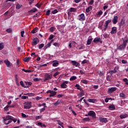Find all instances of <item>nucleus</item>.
Here are the masks:
<instances>
[{
	"instance_id": "2eb2a0df",
	"label": "nucleus",
	"mask_w": 128,
	"mask_h": 128,
	"mask_svg": "<svg viewBox=\"0 0 128 128\" xmlns=\"http://www.w3.org/2000/svg\"><path fill=\"white\" fill-rule=\"evenodd\" d=\"M116 28L113 27L112 29L110 34H116Z\"/></svg>"
},
{
	"instance_id": "412c9836",
	"label": "nucleus",
	"mask_w": 128,
	"mask_h": 128,
	"mask_svg": "<svg viewBox=\"0 0 128 128\" xmlns=\"http://www.w3.org/2000/svg\"><path fill=\"white\" fill-rule=\"evenodd\" d=\"M69 12H76V8H70L69 9Z\"/></svg>"
},
{
	"instance_id": "5fc2aeb1",
	"label": "nucleus",
	"mask_w": 128,
	"mask_h": 128,
	"mask_svg": "<svg viewBox=\"0 0 128 128\" xmlns=\"http://www.w3.org/2000/svg\"><path fill=\"white\" fill-rule=\"evenodd\" d=\"M46 110V108H44L41 109H40V112H44Z\"/></svg>"
},
{
	"instance_id": "ea45409f",
	"label": "nucleus",
	"mask_w": 128,
	"mask_h": 128,
	"mask_svg": "<svg viewBox=\"0 0 128 128\" xmlns=\"http://www.w3.org/2000/svg\"><path fill=\"white\" fill-rule=\"evenodd\" d=\"M126 116H128L126 114H122L120 116V118H126Z\"/></svg>"
},
{
	"instance_id": "774afa93",
	"label": "nucleus",
	"mask_w": 128,
	"mask_h": 128,
	"mask_svg": "<svg viewBox=\"0 0 128 128\" xmlns=\"http://www.w3.org/2000/svg\"><path fill=\"white\" fill-rule=\"evenodd\" d=\"M128 62H126V60H122V64H126Z\"/></svg>"
},
{
	"instance_id": "473e14b6",
	"label": "nucleus",
	"mask_w": 128,
	"mask_h": 128,
	"mask_svg": "<svg viewBox=\"0 0 128 128\" xmlns=\"http://www.w3.org/2000/svg\"><path fill=\"white\" fill-rule=\"evenodd\" d=\"M102 14V11L100 10L97 14V16L100 17V16Z\"/></svg>"
},
{
	"instance_id": "8fccbe9b",
	"label": "nucleus",
	"mask_w": 128,
	"mask_h": 128,
	"mask_svg": "<svg viewBox=\"0 0 128 128\" xmlns=\"http://www.w3.org/2000/svg\"><path fill=\"white\" fill-rule=\"evenodd\" d=\"M53 46H60V44L58 42H54L53 44Z\"/></svg>"
},
{
	"instance_id": "cd10ccee",
	"label": "nucleus",
	"mask_w": 128,
	"mask_h": 128,
	"mask_svg": "<svg viewBox=\"0 0 128 128\" xmlns=\"http://www.w3.org/2000/svg\"><path fill=\"white\" fill-rule=\"evenodd\" d=\"M106 80L108 82H110L112 80V75H108L106 76Z\"/></svg>"
},
{
	"instance_id": "864d4df0",
	"label": "nucleus",
	"mask_w": 128,
	"mask_h": 128,
	"mask_svg": "<svg viewBox=\"0 0 128 128\" xmlns=\"http://www.w3.org/2000/svg\"><path fill=\"white\" fill-rule=\"evenodd\" d=\"M8 108H10V106H6L4 108V110H6V111L8 110Z\"/></svg>"
},
{
	"instance_id": "f704fd0d",
	"label": "nucleus",
	"mask_w": 128,
	"mask_h": 128,
	"mask_svg": "<svg viewBox=\"0 0 128 128\" xmlns=\"http://www.w3.org/2000/svg\"><path fill=\"white\" fill-rule=\"evenodd\" d=\"M38 32V28H36L32 30V34H36Z\"/></svg>"
},
{
	"instance_id": "7ed1b4c3",
	"label": "nucleus",
	"mask_w": 128,
	"mask_h": 128,
	"mask_svg": "<svg viewBox=\"0 0 128 128\" xmlns=\"http://www.w3.org/2000/svg\"><path fill=\"white\" fill-rule=\"evenodd\" d=\"M32 108V102H26L24 104V108L26 110H28Z\"/></svg>"
},
{
	"instance_id": "2f4dec72",
	"label": "nucleus",
	"mask_w": 128,
	"mask_h": 128,
	"mask_svg": "<svg viewBox=\"0 0 128 128\" xmlns=\"http://www.w3.org/2000/svg\"><path fill=\"white\" fill-rule=\"evenodd\" d=\"M4 48V43L2 42L0 43V50H3Z\"/></svg>"
},
{
	"instance_id": "09e8293b",
	"label": "nucleus",
	"mask_w": 128,
	"mask_h": 128,
	"mask_svg": "<svg viewBox=\"0 0 128 128\" xmlns=\"http://www.w3.org/2000/svg\"><path fill=\"white\" fill-rule=\"evenodd\" d=\"M52 14H57V12H58V11L57 10H52Z\"/></svg>"
},
{
	"instance_id": "37998d69",
	"label": "nucleus",
	"mask_w": 128,
	"mask_h": 128,
	"mask_svg": "<svg viewBox=\"0 0 128 128\" xmlns=\"http://www.w3.org/2000/svg\"><path fill=\"white\" fill-rule=\"evenodd\" d=\"M84 96V91H81L79 94V96Z\"/></svg>"
},
{
	"instance_id": "3c124183",
	"label": "nucleus",
	"mask_w": 128,
	"mask_h": 128,
	"mask_svg": "<svg viewBox=\"0 0 128 128\" xmlns=\"http://www.w3.org/2000/svg\"><path fill=\"white\" fill-rule=\"evenodd\" d=\"M120 98H124V96H125L124 94L122 92L120 93Z\"/></svg>"
},
{
	"instance_id": "4be33fe9",
	"label": "nucleus",
	"mask_w": 128,
	"mask_h": 128,
	"mask_svg": "<svg viewBox=\"0 0 128 128\" xmlns=\"http://www.w3.org/2000/svg\"><path fill=\"white\" fill-rule=\"evenodd\" d=\"M88 102H92V104H94L96 102V99L89 98L88 100Z\"/></svg>"
},
{
	"instance_id": "bb28decb",
	"label": "nucleus",
	"mask_w": 128,
	"mask_h": 128,
	"mask_svg": "<svg viewBox=\"0 0 128 128\" xmlns=\"http://www.w3.org/2000/svg\"><path fill=\"white\" fill-rule=\"evenodd\" d=\"M22 4H20L18 3L16 4V9L20 10V8H22Z\"/></svg>"
},
{
	"instance_id": "39448f33",
	"label": "nucleus",
	"mask_w": 128,
	"mask_h": 128,
	"mask_svg": "<svg viewBox=\"0 0 128 128\" xmlns=\"http://www.w3.org/2000/svg\"><path fill=\"white\" fill-rule=\"evenodd\" d=\"M47 94H50V98H52V96H54L56 94V92L52 90H48L46 92Z\"/></svg>"
},
{
	"instance_id": "f03ea898",
	"label": "nucleus",
	"mask_w": 128,
	"mask_h": 128,
	"mask_svg": "<svg viewBox=\"0 0 128 128\" xmlns=\"http://www.w3.org/2000/svg\"><path fill=\"white\" fill-rule=\"evenodd\" d=\"M12 118H14V117L9 115H7L6 117L3 116L2 119L4 120V124H10L12 122Z\"/></svg>"
},
{
	"instance_id": "c85d7f7f",
	"label": "nucleus",
	"mask_w": 128,
	"mask_h": 128,
	"mask_svg": "<svg viewBox=\"0 0 128 128\" xmlns=\"http://www.w3.org/2000/svg\"><path fill=\"white\" fill-rule=\"evenodd\" d=\"M44 44H40L38 45V48L39 50H42V48H44Z\"/></svg>"
},
{
	"instance_id": "423d86ee",
	"label": "nucleus",
	"mask_w": 128,
	"mask_h": 128,
	"mask_svg": "<svg viewBox=\"0 0 128 128\" xmlns=\"http://www.w3.org/2000/svg\"><path fill=\"white\" fill-rule=\"evenodd\" d=\"M68 81H64L60 85L62 88H68Z\"/></svg>"
},
{
	"instance_id": "e2e57ef3",
	"label": "nucleus",
	"mask_w": 128,
	"mask_h": 128,
	"mask_svg": "<svg viewBox=\"0 0 128 128\" xmlns=\"http://www.w3.org/2000/svg\"><path fill=\"white\" fill-rule=\"evenodd\" d=\"M22 118H26V115L24 113H22Z\"/></svg>"
},
{
	"instance_id": "ddd939ff",
	"label": "nucleus",
	"mask_w": 128,
	"mask_h": 128,
	"mask_svg": "<svg viewBox=\"0 0 128 128\" xmlns=\"http://www.w3.org/2000/svg\"><path fill=\"white\" fill-rule=\"evenodd\" d=\"M72 64L73 66H80V63L76 62V60H72L71 61Z\"/></svg>"
},
{
	"instance_id": "f3484780",
	"label": "nucleus",
	"mask_w": 128,
	"mask_h": 128,
	"mask_svg": "<svg viewBox=\"0 0 128 128\" xmlns=\"http://www.w3.org/2000/svg\"><path fill=\"white\" fill-rule=\"evenodd\" d=\"M92 37L90 36L88 40V41H87L88 46H90V44H92Z\"/></svg>"
},
{
	"instance_id": "4468645a",
	"label": "nucleus",
	"mask_w": 128,
	"mask_h": 128,
	"mask_svg": "<svg viewBox=\"0 0 128 128\" xmlns=\"http://www.w3.org/2000/svg\"><path fill=\"white\" fill-rule=\"evenodd\" d=\"M30 60H32L31 57H26L23 58V60L24 62H28Z\"/></svg>"
},
{
	"instance_id": "6e6d98bb",
	"label": "nucleus",
	"mask_w": 128,
	"mask_h": 128,
	"mask_svg": "<svg viewBox=\"0 0 128 128\" xmlns=\"http://www.w3.org/2000/svg\"><path fill=\"white\" fill-rule=\"evenodd\" d=\"M24 30L21 32V36L22 38H24Z\"/></svg>"
},
{
	"instance_id": "0eeeda50",
	"label": "nucleus",
	"mask_w": 128,
	"mask_h": 128,
	"mask_svg": "<svg viewBox=\"0 0 128 128\" xmlns=\"http://www.w3.org/2000/svg\"><path fill=\"white\" fill-rule=\"evenodd\" d=\"M116 87L109 88L108 89V94H112L116 90Z\"/></svg>"
},
{
	"instance_id": "a18cd8bd",
	"label": "nucleus",
	"mask_w": 128,
	"mask_h": 128,
	"mask_svg": "<svg viewBox=\"0 0 128 128\" xmlns=\"http://www.w3.org/2000/svg\"><path fill=\"white\" fill-rule=\"evenodd\" d=\"M26 84L27 86V88H28V86H30L31 84H32V82H26Z\"/></svg>"
},
{
	"instance_id": "aec40b11",
	"label": "nucleus",
	"mask_w": 128,
	"mask_h": 128,
	"mask_svg": "<svg viewBox=\"0 0 128 128\" xmlns=\"http://www.w3.org/2000/svg\"><path fill=\"white\" fill-rule=\"evenodd\" d=\"M51 46H52V44H50V43H48L46 45L44 46V50H46V48H50Z\"/></svg>"
},
{
	"instance_id": "9d476101",
	"label": "nucleus",
	"mask_w": 128,
	"mask_h": 128,
	"mask_svg": "<svg viewBox=\"0 0 128 128\" xmlns=\"http://www.w3.org/2000/svg\"><path fill=\"white\" fill-rule=\"evenodd\" d=\"M99 120L100 122H104V124H106V122H108V120L107 118H100Z\"/></svg>"
},
{
	"instance_id": "c9c22d12",
	"label": "nucleus",
	"mask_w": 128,
	"mask_h": 128,
	"mask_svg": "<svg viewBox=\"0 0 128 128\" xmlns=\"http://www.w3.org/2000/svg\"><path fill=\"white\" fill-rule=\"evenodd\" d=\"M108 28V26L107 25L104 24V28L102 30V31L106 32V29Z\"/></svg>"
},
{
	"instance_id": "0e129e2a",
	"label": "nucleus",
	"mask_w": 128,
	"mask_h": 128,
	"mask_svg": "<svg viewBox=\"0 0 128 128\" xmlns=\"http://www.w3.org/2000/svg\"><path fill=\"white\" fill-rule=\"evenodd\" d=\"M87 62H88V60H84L82 62V64H86Z\"/></svg>"
},
{
	"instance_id": "9b49d317",
	"label": "nucleus",
	"mask_w": 128,
	"mask_h": 128,
	"mask_svg": "<svg viewBox=\"0 0 128 128\" xmlns=\"http://www.w3.org/2000/svg\"><path fill=\"white\" fill-rule=\"evenodd\" d=\"M89 116H92V118H96V112L92 110H90L88 112Z\"/></svg>"
},
{
	"instance_id": "4c0bfd02",
	"label": "nucleus",
	"mask_w": 128,
	"mask_h": 128,
	"mask_svg": "<svg viewBox=\"0 0 128 128\" xmlns=\"http://www.w3.org/2000/svg\"><path fill=\"white\" fill-rule=\"evenodd\" d=\"M76 88L77 90H82V88H80V86L78 84H76Z\"/></svg>"
},
{
	"instance_id": "052dcab7",
	"label": "nucleus",
	"mask_w": 128,
	"mask_h": 128,
	"mask_svg": "<svg viewBox=\"0 0 128 128\" xmlns=\"http://www.w3.org/2000/svg\"><path fill=\"white\" fill-rule=\"evenodd\" d=\"M123 82H126H126H128V78H124Z\"/></svg>"
},
{
	"instance_id": "58836bf2",
	"label": "nucleus",
	"mask_w": 128,
	"mask_h": 128,
	"mask_svg": "<svg viewBox=\"0 0 128 128\" xmlns=\"http://www.w3.org/2000/svg\"><path fill=\"white\" fill-rule=\"evenodd\" d=\"M60 74V72H56L54 75L53 76H54V78H56V76H58V74Z\"/></svg>"
},
{
	"instance_id": "20e7f679",
	"label": "nucleus",
	"mask_w": 128,
	"mask_h": 128,
	"mask_svg": "<svg viewBox=\"0 0 128 128\" xmlns=\"http://www.w3.org/2000/svg\"><path fill=\"white\" fill-rule=\"evenodd\" d=\"M78 20H80V22H84V20H86V16H84V13L80 14L78 16Z\"/></svg>"
},
{
	"instance_id": "de8ad7c7",
	"label": "nucleus",
	"mask_w": 128,
	"mask_h": 128,
	"mask_svg": "<svg viewBox=\"0 0 128 128\" xmlns=\"http://www.w3.org/2000/svg\"><path fill=\"white\" fill-rule=\"evenodd\" d=\"M56 30V28L54 27H52L50 28V32H54V30Z\"/></svg>"
},
{
	"instance_id": "f257e3e1",
	"label": "nucleus",
	"mask_w": 128,
	"mask_h": 128,
	"mask_svg": "<svg viewBox=\"0 0 128 128\" xmlns=\"http://www.w3.org/2000/svg\"><path fill=\"white\" fill-rule=\"evenodd\" d=\"M122 40L123 42L122 44L118 46L117 50H124V49L126 46V44H128V38L126 36L124 38H122Z\"/></svg>"
},
{
	"instance_id": "bf43d9fd",
	"label": "nucleus",
	"mask_w": 128,
	"mask_h": 128,
	"mask_svg": "<svg viewBox=\"0 0 128 128\" xmlns=\"http://www.w3.org/2000/svg\"><path fill=\"white\" fill-rule=\"evenodd\" d=\"M40 118H42V116H39L36 117V120H40Z\"/></svg>"
},
{
	"instance_id": "1a4fd4ad",
	"label": "nucleus",
	"mask_w": 128,
	"mask_h": 128,
	"mask_svg": "<svg viewBox=\"0 0 128 128\" xmlns=\"http://www.w3.org/2000/svg\"><path fill=\"white\" fill-rule=\"evenodd\" d=\"M112 22L114 24H118V16H114V18L112 20Z\"/></svg>"
},
{
	"instance_id": "4d7b16f0",
	"label": "nucleus",
	"mask_w": 128,
	"mask_h": 128,
	"mask_svg": "<svg viewBox=\"0 0 128 128\" xmlns=\"http://www.w3.org/2000/svg\"><path fill=\"white\" fill-rule=\"evenodd\" d=\"M111 98H106L105 99V102H108V100H111Z\"/></svg>"
},
{
	"instance_id": "5701e85b",
	"label": "nucleus",
	"mask_w": 128,
	"mask_h": 128,
	"mask_svg": "<svg viewBox=\"0 0 128 128\" xmlns=\"http://www.w3.org/2000/svg\"><path fill=\"white\" fill-rule=\"evenodd\" d=\"M110 22H112L111 20H107L105 22L104 24L108 26V24H110Z\"/></svg>"
},
{
	"instance_id": "b1692460",
	"label": "nucleus",
	"mask_w": 128,
	"mask_h": 128,
	"mask_svg": "<svg viewBox=\"0 0 128 128\" xmlns=\"http://www.w3.org/2000/svg\"><path fill=\"white\" fill-rule=\"evenodd\" d=\"M109 108L110 110H116V107L114 106V105L112 104L109 106Z\"/></svg>"
},
{
	"instance_id": "680f3d73",
	"label": "nucleus",
	"mask_w": 128,
	"mask_h": 128,
	"mask_svg": "<svg viewBox=\"0 0 128 128\" xmlns=\"http://www.w3.org/2000/svg\"><path fill=\"white\" fill-rule=\"evenodd\" d=\"M38 12V9H36V8H33L32 12Z\"/></svg>"
},
{
	"instance_id": "6e6552de",
	"label": "nucleus",
	"mask_w": 128,
	"mask_h": 128,
	"mask_svg": "<svg viewBox=\"0 0 128 128\" xmlns=\"http://www.w3.org/2000/svg\"><path fill=\"white\" fill-rule=\"evenodd\" d=\"M51 78H52V75L46 74L45 76L44 81L46 82V80H50Z\"/></svg>"
},
{
	"instance_id": "69168bd1",
	"label": "nucleus",
	"mask_w": 128,
	"mask_h": 128,
	"mask_svg": "<svg viewBox=\"0 0 128 128\" xmlns=\"http://www.w3.org/2000/svg\"><path fill=\"white\" fill-rule=\"evenodd\" d=\"M54 38V35H50L49 37V40H52Z\"/></svg>"
},
{
	"instance_id": "6ab92c4d",
	"label": "nucleus",
	"mask_w": 128,
	"mask_h": 128,
	"mask_svg": "<svg viewBox=\"0 0 128 128\" xmlns=\"http://www.w3.org/2000/svg\"><path fill=\"white\" fill-rule=\"evenodd\" d=\"M4 64H6V66H7L8 68H9V66L10 65V62L8 61V60H5L4 61Z\"/></svg>"
},
{
	"instance_id": "a19ab883",
	"label": "nucleus",
	"mask_w": 128,
	"mask_h": 128,
	"mask_svg": "<svg viewBox=\"0 0 128 128\" xmlns=\"http://www.w3.org/2000/svg\"><path fill=\"white\" fill-rule=\"evenodd\" d=\"M81 82L84 84H88V82L86 80H81Z\"/></svg>"
},
{
	"instance_id": "393cba45",
	"label": "nucleus",
	"mask_w": 128,
	"mask_h": 128,
	"mask_svg": "<svg viewBox=\"0 0 128 128\" xmlns=\"http://www.w3.org/2000/svg\"><path fill=\"white\" fill-rule=\"evenodd\" d=\"M92 10V6H90L86 9V12H90Z\"/></svg>"
},
{
	"instance_id": "dca6fc26",
	"label": "nucleus",
	"mask_w": 128,
	"mask_h": 128,
	"mask_svg": "<svg viewBox=\"0 0 128 128\" xmlns=\"http://www.w3.org/2000/svg\"><path fill=\"white\" fill-rule=\"evenodd\" d=\"M37 126H41V128H42L44 126V128H46V126L44 124H42L40 122H38L37 123Z\"/></svg>"
},
{
	"instance_id": "f8f14e48",
	"label": "nucleus",
	"mask_w": 128,
	"mask_h": 128,
	"mask_svg": "<svg viewBox=\"0 0 128 128\" xmlns=\"http://www.w3.org/2000/svg\"><path fill=\"white\" fill-rule=\"evenodd\" d=\"M38 42H40V40H38V38H35L33 39L32 44L34 46H36V44H38Z\"/></svg>"
},
{
	"instance_id": "7c9ffc66",
	"label": "nucleus",
	"mask_w": 128,
	"mask_h": 128,
	"mask_svg": "<svg viewBox=\"0 0 128 128\" xmlns=\"http://www.w3.org/2000/svg\"><path fill=\"white\" fill-rule=\"evenodd\" d=\"M76 76H72L70 78V80L71 82H72L73 80H76Z\"/></svg>"
},
{
	"instance_id": "a211bd4d",
	"label": "nucleus",
	"mask_w": 128,
	"mask_h": 128,
	"mask_svg": "<svg viewBox=\"0 0 128 128\" xmlns=\"http://www.w3.org/2000/svg\"><path fill=\"white\" fill-rule=\"evenodd\" d=\"M94 42H95V44H98V42H100V38H96L94 39Z\"/></svg>"
},
{
	"instance_id": "e433bc0d",
	"label": "nucleus",
	"mask_w": 128,
	"mask_h": 128,
	"mask_svg": "<svg viewBox=\"0 0 128 128\" xmlns=\"http://www.w3.org/2000/svg\"><path fill=\"white\" fill-rule=\"evenodd\" d=\"M108 74H110V76H112V74H116V71H114V70H110L108 72Z\"/></svg>"
},
{
	"instance_id": "c756f323",
	"label": "nucleus",
	"mask_w": 128,
	"mask_h": 128,
	"mask_svg": "<svg viewBox=\"0 0 128 128\" xmlns=\"http://www.w3.org/2000/svg\"><path fill=\"white\" fill-rule=\"evenodd\" d=\"M83 122H90V118H85L82 119Z\"/></svg>"
},
{
	"instance_id": "72a5a7b5",
	"label": "nucleus",
	"mask_w": 128,
	"mask_h": 128,
	"mask_svg": "<svg viewBox=\"0 0 128 128\" xmlns=\"http://www.w3.org/2000/svg\"><path fill=\"white\" fill-rule=\"evenodd\" d=\"M58 124H59V126H62V128H64V123L63 122H62L60 120H58Z\"/></svg>"
},
{
	"instance_id": "13d9d810",
	"label": "nucleus",
	"mask_w": 128,
	"mask_h": 128,
	"mask_svg": "<svg viewBox=\"0 0 128 128\" xmlns=\"http://www.w3.org/2000/svg\"><path fill=\"white\" fill-rule=\"evenodd\" d=\"M50 10H48L46 12V16H50Z\"/></svg>"
},
{
	"instance_id": "603ef678",
	"label": "nucleus",
	"mask_w": 128,
	"mask_h": 128,
	"mask_svg": "<svg viewBox=\"0 0 128 128\" xmlns=\"http://www.w3.org/2000/svg\"><path fill=\"white\" fill-rule=\"evenodd\" d=\"M118 66H116L114 68V72H118Z\"/></svg>"
},
{
	"instance_id": "338daca9",
	"label": "nucleus",
	"mask_w": 128,
	"mask_h": 128,
	"mask_svg": "<svg viewBox=\"0 0 128 128\" xmlns=\"http://www.w3.org/2000/svg\"><path fill=\"white\" fill-rule=\"evenodd\" d=\"M72 42H70L68 44V48H72Z\"/></svg>"
},
{
	"instance_id": "49530a36",
	"label": "nucleus",
	"mask_w": 128,
	"mask_h": 128,
	"mask_svg": "<svg viewBox=\"0 0 128 128\" xmlns=\"http://www.w3.org/2000/svg\"><path fill=\"white\" fill-rule=\"evenodd\" d=\"M6 32H8L9 34H10V32H12V28H8L6 30Z\"/></svg>"
},
{
	"instance_id": "79ce46f5",
	"label": "nucleus",
	"mask_w": 128,
	"mask_h": 128,
	"mask_svg": "<svg viewBox=\"0 0 128 128\" xmlns=\"http://www.w3.org/2000/svg\"><path fill=\"white\" fill-rule=\"evenodd\" d=\"M22 70L24 72H32V70H26L24 68H22Z\"/></svg>"
},
{
	"instance_id": "a878e982",
	"label": "nucleus",
	"mask_w": 128,
	"mask_h": 128,
	"mask_svg": "<svg viewBox=\"0 0 128 128\" xmlns=\"http://www.w3.org/2000/svg\"><path fill=\"white\" fill-rule=\"evenodd\" d=\"M58 66V61L56 60L52 64V66Z\"/></svg>"
},
{
	"instance_id": "c03bdc74",
	"label": "nucleus",
	"mask_w": 128,
	"mask_h": 128,
	"mask_svg": "<svg viewBox=\"0 0 128 128\" xmlns=\"http://www.w3.org/2000/svg\"><path fill=\"white\" fill-rule=\"evenodd\" d=\"M20 84L22 88H26V86H24V82L20 81Z\"/></svg>"
}]
</instances>
